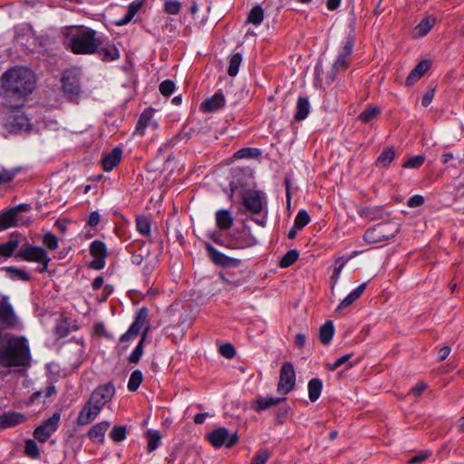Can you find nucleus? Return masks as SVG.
<instances>
[{"label":"nucleus","instance_id":"nucleus-1","mask_svg":"<svg viewBox=\"0 0 464 464\" xmlns=\"http://www.w3.org/2000/svg\"><path fill=\"white\" fill-rule=\"evenodd\" d=\"M3 86L6 92L5 104L11 108H20L25 97L34 91L35 77L25 67H14L4 74Z\"/></svg>","mask_w":464,"mask_h":464},{"label":"nucleus","instance_id":"nucleus-2","mask_svg":"<svg viewBox=\"0 0 464 464\" xmlns=\"http://www.w3.org/2000/svg\"><path fill=\"white\" fill-rule=\"evenodd\" d=\"M64 44L75 54H92L102 44L94 30L86 27H69L64 32Z\"/></svg>","mask_w":464,"mask_h":464},{"label":"nucleus","instance_id":"nucleus-3","mask_svg":"<svg viewBox=\"0 0 464 464\" xmlns=\"http://www.w3.org/2000/svg\"><path fill=\"white\" fill-rule=\"evenodd\" d=\"M30 361V350L24 338L10 339L0 351V364L3 367H28Z\"/></svg>","mask_w":464,"mask_h":464},{"label":"nucleus","instance_id":"nucleus-4","mask_svg":"<svg viewBox=\"0 0 464 464\" xmlns=\"http://www.w3.org/2000/svg\"><path fill=\"white\" fill-rule=\"evenodd\" d=\"M400 232V226L396 222L378 223L368 228L363 235L367 243H382L394 237Z\"/></svg>","mask_w":464,"mask_h":464},{"label":"nucleus","instance_id":"nucleus-5","mask_svg":"<svg viewBox=\"0 0 464 464\" xmlns=\"http://www.w3.org/2000/svg\"><path fill=\"white\" fill-rule=\"evenodd\" d=\"M206 439L215 449H220L222 447L230 449L239 440L237 433H230L226 427H219L213 430L206 435Z\"/></svg>","mask_w":464,"mask_h":464},{"label":"nucleus","instance_id":"nucleus-6","mask_svg":"<svg viewBox=\"0 0 464 464\" xmlns=\"http://www.w3.org/2000/svg\"><path fill=\"white\" fill-rule=\"evenodd\" d=\"M17 256L24 260L36 262L43 265V268L40 269V272H44L47 269L48 264L51 260L45 249L41 246H29L27 247L21 248L18 251Z\"/></svg>","mask_w":464,"mask_h":464},{"label":"nucleus","instance_id":"nucleus-7","mask_svg":"<svg viewBox=\"0 0 464 464\" xmlns=\"http://www.w3.org/2000/svg\"><path fill=\"white\" fill-rule=\"evenodd\" d=\"M295 384V372L291 362H285L281 366L277 392L283 396L289 393Z\"/></svg>","mask_w":464,"mask_h":464},{"label":"nucleus","instance_id":"nucleus-8","mask_svg":"<svg viewBox=\"0 0 464 464\" xmlns=\"http://www.w3.org/2000/svg\"><path fill=\"white\" fill-rule=\"evenodd\" d=\"M246 210L251 214H259L266 205L265 193L260 190H247L243 195Z\"/></svg>","mask_w":464,"mask_h":464},{"label":"nucleus","instance_id":"nucleus-9","mask_svg":"<svg viewBox=\"0 0 464 464\" xmlns=\"http://www.w3.org/2000/svg\"><path fill=\"white\" fill-rule=\"evenodd\" d=\"M256 238L247 230L234 232L227 237V247L230 249H244L256 245Z\"/></svg>","mask_w":464,"mask_h":464},{"label":"nucleus","instance_id":"nucleus-10","mask_svg":"<svg viewBox=\"0 0 464 464\" xmlns=\"http://www.w3.org/2000/svg\"><path fill=\"white\" fill-rule=\"evenodd\" d=\"M61 414L54 412L51 418L46 420L44 424L38 426L34 431V436L40 442H46L51 435L58 429Z\"/></svg>","mask_w":464,"mask_h":464},{"label":"nucleus","instance_id":"nucleus-11","mask_svg":"<svg viewBox=\"0 0 464 464\" xmlns=\"http://www.w3.org/2000/svg\"><path fill=\"white\" fill-rule=\"evenodd\" d=\"M63 89L68 99L76 101L81 94V88L77 72L73 70L66 71L63 73Z\"/></svg>","mask_w":464,"mask_h":464},{"label":"nucleus","instance_id":"nucleus-12","mask_svg":"<svg viewBox=\"0 0 464 464\" xmlns=\"http://www.w3.org/2000/svg\"><path fill=\"white\" fill-rule=\"evenodd\" d=\"M114 393V386L111 383H107L97 387L92 392L88 401L102 411V409L112 399Z\"/></svg>","mask_w":464,"mask_h":464},{"label":"nucleus","instance_id":"nucleus-13","mask_svg":"<svg viewBox=\"0 0 464 464\" xmlns=\"http://www.w3.org/2000/svg\"><path fill=\"white\" fill-rule=\"evenodd\" d=\"M205 249L209 259L217 266L223 267H237L240 264L239 259L230 257L223 254L209 243L205 244Z\"/></svg>","mask_w":464,"mask_h":464},{"label":"nucleus","instance_id":"nucleus-14","mask_svg":"<svg viewBox=\"0 0 464 464\" xmlns=\"http://www.w3.org/2000/svg\"><path fill=\"white\" fill-rule=\"evenodd\" d=\"M5 126L11 132H25L30 130L31 123L24 113L15 111L7 116Z\"/></svg>","mask_w":464,"mask_h":464},{"label":"nucleus","instance_id":"nucleus-15","mask_svg":"<svg viewBox=\"0 0 464 464\" xmlns=\"http://www.w3.org/2000/svg\"><path fill=\"white\" fill-rule=\"evenodd\" d=\"M91 255L94 259L91 263V266L94 269H102L105 266V257L107 256V248L105 244L100 240H94L90 246Z\"/></svg>","mask_w":464,"mask_h":464},{"label":"nucleus","instance_id":"nucleus-16","mask_svg":"<svg viewBox=\"0 0 464 464\" xmlns=\"http://www.w3.org/2000/svg\"><path fill=\"white\" fill-rule=\"evenodd\" d=\"M149 310L146 307H141L135 317L134 322L130 326L129 330L135 334L137 336L141 333L146 335L150 330V323L148 321Z\"/></svg>","mask_w":464,"mask_h":464},{"label":"nucleus","instance_id":"nucleus-17","mask_svg":"<svg viewBox=\"0 0 464 464\" xmlns=\"http://www.w3.org/2000/svg\"><path fill=\"white\" fill-rule=\"evenodd\" d=\"M149 310L146 307H141L135 317L134 322L130 326L129 330L135 334L137 336L141 333L146 335L150 330V323L148 321Z\"/></svg>","mask_w":464,"mask_h":464},{"label":"nucleus","instance_id":"nucleus-18","mask_svg":"<svg viewBox=\"0 0 464 464\" xmlns=\"http://www.w3.org/2000/svg\"><path fill=\"white\" fill-rule=\"evenodd\" d=\"M101 411L88 401L80 411L76 422L79 426H85L92 422Z\"/></svg>","mask_w":464,"mask_h":464},{"label":"nucleus","instance_id":"nucleus-19","mask_svg":"<svg viewBox=\"0 0 464 464\" xmlns=\"http://www.w3.org/2000/svg\"><path fill=\"white\" fill-rule=\"evenodd\" d=\"M226 104V99L221 90L216 92L211 97L206 99L200 105L204 112H212L222 109Z\"/></svg>","mask_w":464,"mask_h":464},{"label":"nucleus","instance_id":"nucleus-20","mask_svg":"<svg viewBox=\"0 0 464 464\" xmlns=\"http://www.w3.org/2000/svg\"><path fill=\"white\" fill-rule=\"evenodd\" d=\"M111 423L107 420L101 421L93 425L88 431L89 439L98 444H102L105 440V433L110 428Z\"/></svg>","mask_w":464,"mask_h":464},{"label":"nucleus","instance_id":"nucleus-21","mask_svg":"<svg viewBox=\"0 0 464 464\" xmlns=\"http://www.w3.org/2000/svg\"><path fill=\"white\" fill-rule=\"evenodd\" d=\"M286 399L285 397H274V396H267V397H256L253 401V409L256 411H266L273 406H276L279 404L282 401H285Z\"/></svg>","mask_w":464,"mask_h":464},{"label":"nucleus","instance_id":"nucleus-22","mask_svg":"<svg viewBox=\"0 0 464 464\" xmlns=\"http://www.w3.org/2000/svg\"><path fill=\"white\" fill-rule=\"evenodd\" d=\"M16 315L9 303L0 304V323L5 327H13L16 324Z\"/></svg>","mask_w":464,"mask_h":464},{"label":"nucleus","instance_id":"nucleus-23","mask_svg":"<svg viewBox=\"0 0 464 464\" xmlns=\"http://www.w3.org/2000/svg\"><path fill=\"white\" fill-rule=\"evenodd\" d=\"M26 420V416L22 413L14 411L5 412L0 415V429L14 427L24 422Z\"/></svg>","mask_w":464,"mask_h":464},{"label":"nucleus","instance_id":"nucleus-24","mask_svg":"<svg viewBox=\"0 0 464 464\" xmlns=\"http://www.w3.org/2000/svg\"><path fill=\"white\" fill-rule=\"evenodd\" d=\"M122 157V150L120 147H115L111 152L104 155L102 159V167L105 171H111L116 167Z\"/></svg>","mask_w":464,"mask_h":464},{"label":"nucleus","instance_id":"nucleus-25","mask_svg":"<svg viewBox=\"0 0 464 464\" xmlns=\"http://www.w3.org/2000/svg\"><path fill=\"white\" fill-rule=\"evenodd\" d=\"M367 283H362L353 290L347 296H345L336 307V312L346 308L353 304L357 299H359L366 289Z\"/></svg>","mask_w":464,"mask_h":464},{"label":"nucleus","instance_id":"nucleus-26","mask_svg":"<svg viewBox=\"0 0 464 464\" xmlns=\"http://www.w3.org/2000/svg\"><path fill=\"white\" fill-rule=\"evenodd\" d=\"M234 222L231 213L227 209H219L216 212V224L219 230H228Z\"/></svg>","mask_w":464,"mask_h":464},{"label":"nucleus","instance_id":"nucleus-27","mask_svg":"<svg viewBox=\"0 0 464 464\" xmlns=\"http://www.w3.org/2000/svg\"><path fill=\"white\" fill-rule=\"evenodd\" d=\"M310 102L308 97H299L296 102V108L295 113V120L302 121L306 119L310 113Z\"/></svg>","mask_w":464,"mask_h":464},{"label":"nucleus","instance_id":"nucleus-28","mask_svg":"<svg viewBox=\"0 0 464 464\" xmlns=\"http://www.w3.org/2000/svg\"><path fill=\"white\" fill-rule=\"evenodd\" d=\"M354 43H355V34H354V30L353 29L347 34L345 41L343 43L337 57L345 59L348 61L349 57L353 53Z\"/></svg>","mask_w":464,"mask_h":464},{"label":"nucleus","instance_id":"nucleus-29","mask_svg":"<svg viewBox=\"0 0 464 464\" xmlns=\"http://www.w3.org/2000/svg\"><path fill=\"white\" fill-rule=\"evenodd\" d=\"M153 110L151 108H148L143 111L140 114L138 122L135 127V132L140 135H143L145 130L151 124L152 117H153Z\"/></svg>","mask_w":464,"mask_h":464},{"label":"nucleus","instance_id":"nucleus-30","mask_svg":"<svg viewBox=\"0 0 464 464\" xmlns=\"http://www.w3.org/2000/svg\"><path fill=\"white\" fill-rule=\"evenodd\" d=\"M99 56L102 61H114L120 57L119 50L112 44L102 45V44L98 48Z\"/></svg>","mask_w":464,"mask_h":464},{"label":"nucleus","instance_id":"nucleus-31","mask_svg":"<svg viewBox=\"0 0 464 464\" xmlns=\"http://www.w3.org/2000/svg\"><path fill=\"white\" fill-rule=\"evenodd\" d=\"M142 5V1H133L128 6L127 12L122 18L115 22L116 25L121 26L130 23Z\"/></svg>","mask_w":464,"mask_h":464},{"label":"nucleus","instance_id":"nucleus-32","mask_svg":"<svg viewBox=\"0 0 464 464\" xmlns=\"http://www.w3.org/2000/svg\"><path fill=\"white\" fill-rule=\"evenodd\" d=\"M18 246V237L13 234L7 242L0 244V256L5 258L12 256Z\"/></svg>","mask_w":464,"mask_h":464},{"label":"nucleus","instance_id":"nucleus-33","mask_svg":"<svg viewBox=\"0 0 464 464\" xmlns=\"http://www.w3.org/2000/svg\"><path fill=\"white\" fill-rule=\"evenodd\" d=\"M334 326L332 321H327L319 329V339L324 345H328L333 340Z\"/></svg>","mask_w":464,"mask_h":464},{"label":"nucleus","instance_id":"nucleus-34","mask_svg":"<svg viewBox=\"0 0 464 464\" xmlns=\"http://www.w3.org/2000/svg\"><path fill=\"white\" fill-rule=\"evenodd\" d=\"M308 397L312 402L316 401L323 390V382L319 378H313L308 382Z\"/></svg>","mask_w":464,"mask_h":464},{"label":"nucleus","instance_id":"nucleus-35","mask_svg":"<svg viewBox=\"0 0 464 464\" xmlns=\"http://www.w3.org/2000/svg\"><path fill=\"white\" fill-rule=\"evenodd\" d=\"M396 152L393 148H385L379 155L376 160V166L379 168H387L395 159Z\"/></svg>","mask_w":464,"mask_h":464},{"label":"nucleus","instance_id":"nucleus-36","mask_svg":"<svg viewBox=\"0 0 464 464\" xmlns=\"http://www.w3.org/2000/svg\"><path fill=\"white\" fill-rule=\"evenodd\" d=\"M136 228L137 231L142 236L149 237L151 230V223L148 217L139 215L136 217Z\"/></svg>","mask_w":464,"mask_h":464},{"label":"nucleus","instance_id":"nucleus-37","mask_svg":"<svg viewBox=\"0 0 464 464\" xmlns=\"http://www.w3.org/2000/svg\"><path fill=\"white\" fill-rule=\"evenodd\" d=\"M16 224V215L12 209L0 214V230L14 227Z\"/></svg>","mask_w":464,"mask_h":464},{"label":"nucleus","instance_id":"nucleus-38","mask_svg":"<svg viewBox=\"0 0 464 464\" xmlns=\"http://www.w3.org/2000/svg\"><path fill=\"white\" fill-rule=\"evenodd\" d=\"M264 20V9L260 5H255L248 13L246 23L256 26L260 25Z\"/></svg>","mask_w":464,"mask_h":464},{"label":"nucleus","instance_id":"nucleus-39","mask_svg":"<svg viewBox=\"0 0 464 464\" xmlns=\"http://www.w3.org/2000/svg\"><path fill=\"white\" fill-rule=\"evenodd\" d=\"M261 156V150L257 148L245 147L235 152L237 159H257Z\"/></svg>","mask_w":464,"mask_h":464},{"label":"nucleus","instance_id":"nucleus-40","mask_svg":"<svg viewBox=\"0 0 464 464\" xmlns=\"http://www.w3.org/2000/svg\"><path fill=\"white\" fill-rule=\"evenodd\" d=\"M242 63V54L239 53H234L229 60L227 73L229 76H236L238 73L240 64Z\"/></svg>","mask_w":464,"mask_h":464},{"label":"nucleus","instance_id":"nucleus-41","mask_svg":"<svg viewBox=\"0 0 464 464\" xmlns=\"http://www.w3.org/2000/svg\"><path fill=\"white\" fill-rule=\"evenodd\" d=\"M298 256V251L295 249H291L283 256L279 262V266L282 268L289 267L297 260Z\"/></svg>","mask_w":464,"mask_h":464},{"label":"nucleus","instance_id":"nucleus-42","mask_svg":"<svg viewBox=\"0 0 464 464\" xmlns=\"http://www.w3.org/2000/svg\"><path fill=\"white\" fill-rule=\"evenodd\" d=\"M143 380L142 372L140 370H135L131 372L129 382L128 389L130 392H136Z\"/></svg>","mask_w":464,"mask_h":464},{"label":"nucleus","instance_id":"nucleus-43","mask_svg":"<svg viewBox=\"0 0 464 464\" xmlns=\"http://www.w3.org/2000/svg\"><path fill=\"white\" fill-rule=\"evenodd\" d=\"M432 28V24L429 18L422 19L414 28V34L417 37L425 36Z\"/></svg>","mask_w":464,"mask_h":464},{"label":"nucleus","instance_id":"nucleus-44","mask_svg":"<svg viewBox=\"0 0 464 464\" xmlns=\"http://www.w3.org/2000/svg\"><path fill=\"white\" fill-rule=\"evenodd\" d=\"M146 339V334L141 335L140 342L138 343L135 349L129 356V362L130 363H138L140 360V357L143 353V344Z\"/></svg>","mask_w":464,"mask_h":464},{"label":"nucleus","instance_id":"nucleus-45","mask_svg":"<svg viewBox=\"0 0 464 464\" xmlns=\"http://www.w3.org/2000/svg\"><path fill=\"white\" fill-rule=\"evenodd\" d=\"M56 392L55 386L53 384L48 385L44 391H37L34 392L29 398V403H33L41 397L49 398Z\"/></svg>","mask_w":464,"mask_h":464},{"label":"nucleus","instance_id":"nucleus-46","mask_svg":"<svg viewBox=\"0 0 464 464\" xmlns=\"http://www.w3.org/2000/svg\"><path fill=\"white\" fill-rule=\"evenodd\" d=\"M311 218L308 212L304 209H301L295 216L294 226L296 228L303 229L309 222Z\"/></svg>","mask_w":464,"mask_h":464},{"label":"nucleus","instance_id":"nucleus-47","mask_svg":"<svg viewBox=\"0 0 464 464\" xmlns=\"http://www.w3.org/2000/svg\"><path fill=\"white\" fill-rule=\"evenodd\" d=\"M380 112V109L377 107L367 108L360 113L359 120L365 123L370 122L375 117H377Z\"/></svg>","mask_w":464,"mask_h":464},{"label":"nucleus","instance_id":"nucleus-48","mask_svg":"<svg viewBox=\"0 0 464 464\" xmlns=\"http://www.w3.org/2000/svg\"><path fill=\"white\" fill-rule=\"evenodd\" d=\"M425 160L423 155L412 156L403 163L402 167L405 169H419L423 165Z\"/></svg>","mask_w":464,"mask_h":464},{"label":"nucleus","instance_id":"nucleus-49","mask_svg":"<svg viewBox=\"0 0 464 464\" xmlns=\"http://www.w3.org/2000/svg\"><path fill=\"white\" fill-rule=\"evenodd\" d=\"M148 438V450L153 451L160 445V435L157 430H149L147 432Z\"/></svg>","mask_w":464,"mask_h":464},{"label":"nucleus","instance_id":"nucleus-50","mask_svg":"<svg viewBox=\"0 0 464 464\" xmlns=\"http://www.w3.org/2000/svg\"><path fill=\"white\" fill-rule=\"evenodd\" d=\"M110 438L115 442H121L126 438V428L123 426H114L109 434Z\"/></svg>","mask_w":464,"mask_h":464},{"label":"nucleus","instance_id":"nucleus-51","mask_svg":"<svg viewBox=\"0 0 464 464\" xmlns=\"http://www.w3.org/2000/svg\"><path fill=\"white\" fill-rule=\"evenodd\" d=\"M24 452L28 457L32 459H36L40 455L38 446L36 442L32 439H29L25 441Z\"/></svg>","mask_w":464,"mask_h":464},{"label":"nucleus","instance_id":"nucleus-52","mask_svg":"<svg viewBox=\"0 0 464 464\" xmlns=\"http://www.w3.org/2000/svg\"><path fill=\"white\" fill-rule=\"evenodd\" d=\"M270 457L271 452L268 450H259L253 457L251 464H266Z\"/></svg>","mask_w":464,"mask_h":464},{"label":"nucleus","instance_id":"nucleus-53","mask_svg":"<svg viewBox=\"0 0 464 464\" xmlns=\"http://www.w3.org/2000/svg\"><path fill=\"white\" fill-rule=\"evenodd\" d=\"M219 353L227 359H232L237 353L236 348L231 343H224L220 345Z\"/></svg>","mask_w":464,"mask_h":464},{"label":"nucleus","instance_id":"nucleus-54","mask_svg":"<svg viewBox=\"0 0 464 464\" xmlns=\"http://www.w3.org/2000/svg\"><path fill=\"white\" fill-rule=\"evenodd\" d=\"M17 173L16 169H2L0 171V185L11 182Z\"/></svg>","mask_w":464,"mask_h":464},{"label":"nucleus","instance_id":"nucleus-55","mask_svg":"<svg viewBox=\"0 0 464 464\" xmlns=\"http://www.w3.org/2000/svg\"><path fill=\"white\" fill-rule=\"evenodd\" d=\"M7 271L11 273L13 278H18L23 281H28L30 279V275L23 269L7 267Z\"/></svg>","mask_w":464,"mask_h":464},{"label":"nucleus","instance_id":"nucleus-56","mask_svg":"<svg viewBox=\"0 0 464 464\" xmlns=\"http://www.w3.org/2000/svg\"><path fill=\"white\" fill-rule=\"evenodd\" d=\"M160 92L166 97L169 96L174 92V82L170 80L162 82L160 85Z\"/></svg>","mask_w":464,"mask_h":464},{"label":"nucleus","instance_id":"nucleus-57","mask_svg":"<svg viewBox=\"0 0 464 464\" xmlns=\"http://www.w3.org/2000/svg\"><path fill=\"white\" fill-rule=\"evenodd\" d=\"M43 241L51 250H54L58 247V239L52 233L44 234Z\"/></svg>","mask_w":464,"mask_h":464},{"label":"nucleus","instance_id":"nucleus-58","mask_svg":"<svg viewBox=\"0 0 464 464\" xmlns=\"http://www.w3.org/2000/svg\"><path fill=\"white\" fill-rule=\"evenodd\" d=\"M424 197L421 195H414L411 197L408 200V207L410 208H418L424 204Z\"/></svg>","mask_w":464,"mask_h":464},{"label":"nucleus","instance_id":"nucleus-59","mask_svg":"<svg viewBox=\"0 0 464 464\" xmlns=\"http://www.w3.org/2000/svg\"><path fill=\"white\" fill-rule=\"evenodd\" d=\"M351 357H352V354H345V355L339 357L333 364L329 365L328 369L330 371L337 370L340 366H342L343 364L347 362Z\"/></svg>","mask_w":464,"mask_h":464},{"label":"nucleus","instance_id":"nucleus-60","mask_svg":"<svg viewBox=\"0 0 464 464\" xmlns=\"http://www.w3.org/2000/svg\"><path fill=\"white\" fill-rule=\"evenodd\" d=\"M430 67V62L429 60H421L418 63V64L413 68L416 70L418 73L422 76Z\"/></svg>","mask_w":464,"mask_h":464},{"label":"nucleus","instance_id":"nucleus-61","mask_svg":"<svg viewBox=\"0 0 464 464\" xmlns=\"http://www.w3.org/2000/svg\"><path fill=\"white\" fill-rule=\"evenodd\" d=\"M209 237L218 245L227 247V237H223L218 232H212L208 234Z\"/></svg>","mask_w":464,"mask_h":464},{"label":"nucleus","instance_id":"nucleus-62","mask_svg":"<svg viewBox=\"0 0 464 464\" xmlns=\"http://www.w3.org/2000/svg\"><path fill=\"white\" fill-rule=\"evenodd\" d=\"M333 67L334 68L335 71H338V72L340 71H345L348 68V61L337 57V59L333 64Z\"/></svg>","mask_w":464,"mask_h":464},{"label":"nucleus","instance_id":"nucleus-63","mask_svg":"<svg viewBox=\"0 0 464 464\" xmlns=\"http://www.w3.org/2000/svg\"><path fill=\"white\" fill-rule=\"evenodd\" d=\"M422 76L416 72V70L412 69L406 78V85L411 86L414 84L417 81H419Z\"/></svg>","mask_w":464,"mask_h":464},{"label":"nucleus","instance_id":"nucleus-64","mask_svg":"<svg viewBox=\"0 0 464 464\" xmlns=\"http://www.w3.org/2000/svg\"><path fill=\"white\" fill-rule=\"evenodd\" d=\"M145 255L144 251L142 249H140L138 251H135L131 256V262L134 265H140L142 261L144 260Z\"/></svg>","mask_w":464,"mask_h":464}]
</instances>
